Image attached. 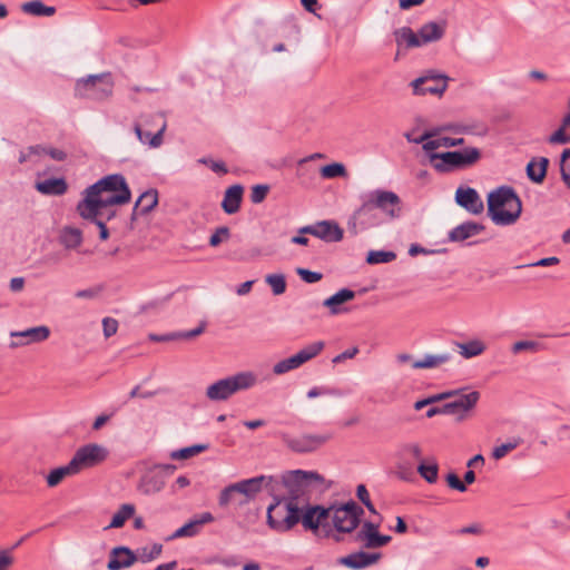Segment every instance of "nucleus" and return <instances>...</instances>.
I'll return each instance as SVG.
<instances>
[{
    "mask_svg": "<svg viewBox=\"0 0 570 570\" xmlns=\"http://www.w3.org/2000/svg\"><path fill=\"white\" fill-rule=\"evenodd\" d=\"M214 521L210 512H204L177 529L169 539L190 538L199 533L200 527Z\"/></svg>",
    "mask_w": 570,
    "mask_h": 570,
    "instance_id": "obj_21",
    "label": "nucleus"
},
{
    "mask_svg": "<svg viewBox=\"0 0 570 570\" xmlns=\"http://www.w3.org/2000/svg\"><path fill=\"white\" fill-rule=\"evenodd\" d=\"M83 240L82 232L72 226H65L59 232V243L66 249H77Z\"/></svg>",
    "mask_w": 570,
    "mask_h": 570,
    "instance_id": "obj_29",
    "label": "nucleus"
},
{
    "mask_svg": "<svg viewBox=\"0 0 570 570\" xmlns=\"http://www.w3.org/2000/svg\"><path fill=\"white\" fill-rule=\"evenodd\" d=\"M207 448L208 446L206 444H195L191 446H187V448H183V449L173 451L170 453V458L173 460H187V459H190V458L204 452L205 450H207Z\"/></svg>",
    "mask_w": 570,
    "mask_h": 570,
    "instance_id": "obj_45",
    "label": "nucleus"
},
{
    "mask_svg": "<svg viewBox=\"0 0 570 570\" xmlns=\"http://www.w3.org/2000/svg\"><path fill=\"white\" fill-rule=\"evenodd\" d=\"M36 189L43 195H63L68 185L63 178H49L36 184Z\"/></svg>",
    "mask_w": 570,
    "mask_h": 570,
    "instance_id": "obj_31",
    "label": "nucleus"
},
{
    "mask_svg": "<svg viewBox=\"0 0 570 570\" xmlns=\"http://www.w3.org/2000/svg\"><path fill=\"white\" fill-rule=\"evenodd\" d=\"M448 485L456 491L465 492L466 485L462 482L455 473H449L446 475Z\"/></svg>",
    "mask_w": 570,
    "mask_h": 570,
    "instance_id": "obj_59",
    "label": "nucleus"
},
{
    "mask_svg": "<svg viewBox=\"0 0 570 570\" xmlns=\"http://www.w3.org/2000/svg\"><path fill=\"white\" fill-rule=\"evenodd\" d=\"M559 262H560V259L558 257L551 256V257L541 258L534 263H530V264L525 265V267H537V266L547 267V266L557 265V264H559Z\"/></svg>",
    "mask_w": 570,
    "mask_h": 570,
    "instance_id": "obj_62",
    "label": "nucleus"
},
{
    "mask_svg": "<svg viewBox=\"0 0 570 570\" xmlns=\"http://www.w3.org/2000/svg\"><path fill=\"white\" fill-rule=\"evenodd\" d=\"M244 188L240 185H233L226 189L222 208L226 214H235L239 210Z\"/></svg>",
    "mask_w": 570,
    "mask_h": 570,
    "instance_id": "obj_26",
    "label": "nucleus"
},
{
    "mask_svg": "<svg viewBox=\"0 0 570 570\" xmlns=\"http://www.w3.org/2000/svg\"><path fill=\"white\" fill-rule=\"evenodd\" d=\"M548 164L549 160L544 157H541L538 161L531 160L527 166L528 177L533 183H542L547 174Z\"/></svg>",
    "mask_w": 570,
    "mask_h": 570,
    "instance_id": "obj_37",
    "label": "nucleus"
},
{
    "mask_svg": "<svg viewBox=\"0 0 570 570\" xmlns=\"http://www.w3.org/2000/svg\"><path fill=\"white\" fill-rule=\"evenodd\" d=\"M114 81L110 73L90 75L77 80L75 91L81 98L105 100L112 94Z\"/></svg>",
    "mask_w": 570,
    "mask_h": 570,
    "instance_id": "obj_8",
    "label": "nucleus"
},
{
    "mask_svg": "<svg viewBox=\"0 0 570 570\" xmlns=\"http://www.w3.org/2000/svg\"><path fill=\"white\" fill-rule=\"evenodd\" d=\"M130 197L125 177L120 174L108 175L83 190L77 212L82 218H96L104 215V208L127 204Z\"/></svg>",
    "mask_w": 570,
    "mask_h": 570,
    "instance_id": "obj_1",
    "label": "nucleus"
},
{
    "mask_svg": "<svg viewBox=\"0 0 570 570\" xmlns=\"http://www.w3.org/2000/svg\"><path fill=\"white\" fill-rule=\"evenodd\" d=\"M324 478L314 471L293 470L282 475V483L287 490L286 497H296L302 502H307L306 497L314 483H323Z\"/></svg>",
    "mask_w": 570,
    "mask_h": 570,
    "instance_id": "obj_7",
    "label": "nucleus"
},
{
    "mask_svg": "<svg viewBox=\"0 0 570 570\" xmlns=\"http://www.w3.org/2000/svg\"><path fill=\"white\" fill-rule=\"evenodd\" d=\"M258 383V376L253 371L237 372L220 379L207 386L205 395L213 402L228 400L240 391H247Z\"/></svg>",
    "mask_w": 570,
    "mask_h": 570,
    "instance_id": "obj_4",
    "label": "nucleus"
},
{
    "mask_svg": "<svg viewBox=\"0 0 570 570\" xmlns=\"http://www.w3.org/2000/svg\"><path fill=\"white\" fill-rule=\"evenodd\" d=\"M136 508L131 503L121 504L117 512L114 514L111 522L105 529L121 528L128 519L134 517Z\"/></svg>",
    "mask_w": 570,
    "mask_h": 570,
    "instance_id": "obj_40",
    "label": "nucleus"
},
{
    "mask_svg": "<svg viewBox=\"0 0 570 570\" xmlns=\"http://www.w3.org/2000/svg\"><path fill=\"white\" fill-rule=\"evenodd\" d=\"M479 400L480 393L478 391L461 394L455 400L445 403L443 412L446 415L455 416L456 422H462L469 416V412L475 407Z\"/></svg>",
    "mask_w": 570,
    "mask_h": 570,
    "instance_id": "obj_17",
    "label": "nucleus"
},
{
    "mask_svg": "<svg viewBox=\"0 0 570 570\" xmlns=\"http://www.w3.org/2000/svg\"><path fill=\"white\" fill-rule=\"evenodd\" d=\"M354 540L362 543L366 549H376L386 546L392 538L381 533H370L365 535H355Z\"/></svg>",
    "mask_w": 570,
    "mask_h": 570,
    "instance_id": "obj_39",
    "label": "nucleus"
},
{
    "mask_svg": "<svg viewBox=\"0 0 570 570\" xmlns=\"http://www.w3.org/2000/svg\"><path fill=\"white\" fill-rule=\"evenodd\" d=\"M393 36L399 50L422 47L419 33H415L410 27H402L394 30Z\"/></svg>",
    "mask_w": 570,
    "mask_h": 570,
    "instance_id": "obj_27",
    "label": "nucleus"
},
{
    "mask_svg": "<svg viewBox=\"0 0 570 570\" xmlns=\"http://www.w3.org/2000/svg\"><path fill=\"white\" fill-rule=\"evenodd\" d=\"M299 234H308L326 243L341 242L344 236L343 229L333 220H321L313 225L303 226Z\"/></svg>",
    "mask_w": 570,
    "mask_h": 570,
    "instance_id": "obj_16",
    "label": "nucleus"
},
{
    "mask_svg": "<svg viewBox=\"0 0 570 570\" xmlns=\"http://www.w3.org/2000/svg\"><path fill=\"white\" fill-rule=\"evenodd\" d=\"M396 258V254L391 250H370L366 263L371 265L390 263Z\"/></svg>",
    "mask_w": 570,
    "mask_h": 570,
    "instance_id": "obj_46",
    "label": "nucleus"
},
{
    "mask_svg": "<svg viewBox=\"0 0 570 570\" xmlns=\"http://www.w3.org/2000/svg\"><path fill=\"white\" fill-rule=\"evenodd\" d=\"M358 353V347L357 346H353L346 351H344L343 353L336 355L332 362L334 364H338V363H342L343 361L345 360H348V358H353L356 354Z\"/></svg>",
    "mask_w": 570,
    "mask_h": 570,
    "instance_id": "obj_60",
    "label": "nucleus"
},
{
    "mask_svg": "<svg viewBox=\"0 0 570 570\" xmlns=\"http://www.w3.org/2000/svg\"><path fill=\"white\" fill-rule=\"evenodd\" d=\"M484 228L485 227L482 224L475 222H465L452 228L449 232L448 238L450 242L453 243L464 242L471 237L481 234L484 230Z\"/></svg>",
    "mask_w": 570,
    "mask_h": 570,
    "instance_id": "obj_23",
    "label": "nucleus"
},
{
    "mask_svg": "<svg viewBox=\"0 0 570 570\" xmlns=\"http://www.w3.org/2000/svg\"><path fill=\"white\" fill-rule=\"evenodd\" d=\"M163 551V546L159 543H154L150 548H141L138 550L137 560L139 559L141 562H150L151 560L158 558Z\"/></svg>",
    "mask_w": 570,
    "mask_h": 570,
    "instance_id": "obj_48",
    "label": "nucleus"
},
{
    "mask_svg": "<svg viewBox=\"0 0 570 570\" xmlns=\"http://www.w3.org/2000/svg\"><path fill=\"white\" fill-rule=\"evenodd\" d=\"M417 472L426 482L435 483L439 472L438 463L434 460L429 463L421 461L417 465Z\"/></svg>",
    "mask_w": 570,
    "mask_h": 570,
    "instance_id": "obj_42",
    "label": "nucleus"
},
{
    "mask_svg": "<svg viewBox=\"0 0 570 570\" xmlns=\"http://www.w3.org/2000/svg\"><path fill=\"white\" fill-rule=\"evenodd\" d=\"M518 445H519V442L513 441V442H508V443H503L499 446H495L492 450V458L494 460H500V459L504 458L509 452L514 450Z\"/></svg>",
    "mask_w": 570,
    "mask_h": 570,
    "instance_id": "obj_53",
    "label": "nucleus"
},
{
    "mask_svg": "<svg viewBox=\"0 0 570 570\" xmlns=\"http://www.w3.org/2000/svg\"><path fill=\"white\" fill-rule=\"evenodd\" d=\"M383 223L380 213L372 205L366 195L363 196L362 204L353 212L347 220L348 232L357 235L370 228L379 227Z\"/></svg>",
    "mask_w": 570,
    "mask_h": 570,
    "instance_id": "obj_10",
    "label": "nucleus"
},
{
    "mask_svg": "<svg viewBox=\"0 0 570 570\" xmlns=\"http://www.w3.org/2000/svg\"><path fill=\"white\" fill-rule=\"evenodd\" d=\"M560 171L562 180L570 188V148L564 149L561 155Z\"/></svg>",
    "mask_w": 570,
    "mask_h": 570,
    "instance_id": "obj_51",
    "label": "nucleus"
},
{
    "mask_svg": "<svg viewBox=\"0 0 570 570\" xmlns=\"http://www.w3.org/2000/svg\"><path fill=\"white\" fill-rule=\"evenodd\" d=\"M325 347V343L323 341L313 342L303 348H301L294 355L284 358L273 366V373L275 375H283L293 370L301 367L303 364L316 357Z\"/></svg>",
    "mask_w": 570,
    "mask_h": 570,
    "instance_id": "obj_13",
    "label": "nucleus"
},
{
    "mask_svg": "<svg viewBox=\"0 0 570 570\" xmlns=\"http://www.w3.org/2000/svg\"><path fill=\"white\" fill-rule=\"evenodd\" d=\"M481 157L478 148H465L461 151H446L442 154H432L431 160L441 159L433 166L440 173H446L452 169L465 168L475 164Z\"/></svg>",
    "mask_w": 570,
    "mask_h": 570,
    "instance_id": "obj_9",
    "label": "nucleus"
},
{
    "mask_svg": "<svg viewBox=\"0 0 570 570\" xmlns=\"http://www.w3.org/2000/svg\"><path fill=\"white\" fill-rule=\"evenodd\" d=\"M296 273L307 284L317 283L323 278L322 273L313 272L302 267H298Z\"/></svg>",
    "mask_w": 570,
    "mask_h": 570,
    "instance_id": "obj_54",
    "label": "nucleus"
},
{
    "mask_svg": "<svg viewBox=\"0 0 570 570\" xmlns=\"http://www.w3.org/2000/svg\"><path fill=\"white\" fill-rule=\"evenodd\" d=\"M464 142V139L463 138H450V137H441V138H438V139H431L429 141H425L423 144V149L425 151H432L434 149H438L440 147H446V148H450V147H455V146H460Z\"/></svg>",
    "mask_w": 570,
    "mask_h": 570,
    "instance_id": "obj_41",
    "label": "nucleus"
},
{
    "mask_svg": "<svg viewBox=\"0 0 570 570\" xmlns=\"http://www.w3.org/2000/svg\"><path fill=\"white\" fill-rule=\"evenodd\" d=\"M50 336V328L46 325L30 327L19 332H11V337L23 338L27 344L40 343Z\"/></svg>",
    "mask_w": 570,
    "mask_h": 570,
    "instance_id": "obj_28",
    "label": "nucleus"
},
{
    "mask_svg": "<svg viewBox=\"0 0 570 570\" xmlns=\"http://www.w3.org/2000/svg\"><path fill=\"white\" fill-rule=\"evenodd\" d=\"M375 209L382 213L386 220H396L403 214V204L400 196L385 189H374L366 194Z\"/></svg>",
    "mask_w": 570,
    "mask_h": 570,
    "instance_id": "obj_12",
    "label": "nucleus"
},
{
    "mask_svg": "<svg viewBox=\"0 0 570 570\" xmlns=\"http://www.w3.org/2000/svg\"><path fill=\"white\" fill-rule=\"evenodd\" d=\"M102 328H104V335L105 337H110L114 334L117 333L118 330V322L115 318L111 317H105L102 320Z\"/></svg>",
    "mask_w": 570,
    "mask_h": 570,
    "instance_id": "obj_58",
    "label": "nucleus"
},
{
    "mask_svg": "<svg viewBox=\"0 0 570 570\" xmlns=\"http://www.w3.org/2000/svg\"><path fill=\"white\" fill-rule=\"evenodd\" d=\"M459 353L464 358H472L481 355L485 350L487 345L481 340H471L465 343H456Z\"/></svg>",
    "mask_w": 570,
    "mask_h": 570,
    "instance_id": "obj_38",
    "label": "nucleus"
},
{
    "mask_svg": "<svg viewBox=\"0 0 570 570\" xmlns=\"http://www.w3.org/2000/svg\"><path fill=\"white\" fill-rule=\"evenodd\" d=\"M346 173L345 166L340 163H333L322 167L321 174L324 178H335L344 176Z\"/></svg>",
    "mask_w": 570,
    "mask_h": 570,
    "instance_id": "obj_50",
    "label": "nucleus"
},
{
    "mask_svg": "<svg viewBox=\"0 0 570 570\" xmlns=\"http://www.w3.org/2000/svg\"><path fill=\"white\" fill-rule=\"evenodd\" d=\"M13 563V557L7 550L0 551V570H6Z\"/></svg>",
    "mask_w": 570,
    "mask_h": 570,
    "instance_id": "obj_64",
    "label": "nucleus"
},
{
    "mask_svg": "<svg viewBox=\"0 0 570 570\" xmlns=\"http://www.w3.org/2000/svg\"><path fill=\"white\" fill-rule=\"evenodd\" d=\"M444 21H430L424 23L417 31L421 46L441 40L445 33Z\"/></svg>",
    "mask_w": 570,
    "mask_h": 570,
    "instance_id": "obj_24",
    "label": "nucleus"
},
{
    "mask_svg": "<svg viewBox=\"0 0 570 570\" xmlns=\"http://www.w3.org/2000/svg\"><path fill=\"white\" fill-rule=\"evenodd\" d=\"M451 360V354H425L422 360L414 361L412 368L424 370V368H436Z\"/></svg>",
    "mask_w": 570,
    "mask_h": 570,
    "instance_id": "obj_32",
    "label": "nucleus"
},
{
    "mask_svg": "<svg viewBox=\"0 0 570 570\" xmlns=\"http://www.w3.org/2000/svg\"><path fill=\"white\" fill-rule=\"evenodd\" d=\"M158 204V193L155 189H149L142 193L137 199L134 207V215L139 213L141 215L153 210Z\"/></svg>",
    "mask_w": 570,
    "mask_h": 570,
    "instance_id": "obj_34",
    "label": "nucleus"
},
{
    "mask_svg": "<svg viewBox=\"0 0 570 570\" xmlns=\"http://www.w3.org/2000/svg\"><path fill=\"white\" fill-rule=\"evenodd\" d=\"M275 481V478L272 475H258L229 484L224 488V497L222 503H226L230 499V494L236 492L240 493V495L246 498L249 502L250 500L255 499L263 489H269L273 491L274 488L272 484Z\"/></svg>",
    "mask_w": 570,
    "mask_h": 570,
    "instance_id": "obj_11",
    "label": "nucleus"
},
{
    "mask_svg": "<svg viewBox=\"0 0 570 570\" xmlns=\"http://www.w3.org/2000/svg\"><path fill=\"white\" fill-rule=\"evenodd\" d=\"M355 298V292L348 288H342L334 295L323 302V306L330 309L331 315H338L345 312L342 305Z\"/></svg>",
    "mask_w": 570,
    "mask_h": 570,
    "instance_id": "obj_25",
    "label": "nucleus"
},
{
    "mask_svg": "<svg viewBox=\"0 0 570 570\" xmlns=\"http://www.w3.org/2000/svg\"><path fill=\"white\" fill-rule=\"evenodd\" d=\"M86 219L94 222L99 227L100 239L106 240L109 237V232L106 227V223L101 219V216H97L96 218H86Z\"/></svg>",
    "mask_w": 570,
    "mask_h": 570,
    "instance_id": "obj_63",
    "label": "nucleus"
},
{
    "mask_svg": "<svg viewBox=\"0 0 570 570\" xmlns=\"http://www.w3.org/2000/svg\"><path fill=\"white\" fill-rule=\"evenodd\" d=\"M370 533H380L379 532V524L376 523H373L371 521H365L360 530L356 532L355 535H365V534H370Z\"/></svg>",
    "mask_w": 570,
    "mask_h": 570,
    "instance_id": "obj_61",
    "label": "nucleus"
},
{
    "mask_svg": "<svg viewBox=\"0 0 570 570\" xmlns=\"http://www.w3.org/2000/svg\"><path fill=\"white\" fill-rule=\"evenodd\" d=\"M268 190H269V187L267 185H255L250 191L252 203H254V204L262 203L266 198Z\"/></svg>",
    "mask_w": 570,
    "mask_h": 570,
    "instance_id": "obj_56",
    "label": "nucleus"
},
{
    "mask_svg": "<svg viewBox=\"0 0 570 570\" xmlns=\"http://www.w3.org/2000/svg\"><path fill=\"white\" fill-rule=\"evenodd\" d=\"M397 456L405 461L407 460H417L419 462L422 460V449L416 443L404 444L400 451L397 452Z\"/></svg>",
    "mask_w": 570,
    "mask_h": 570,
    "instance_id": "obj_47",
    "label": "nucleus"
},
{
    "mask_svg": "<svg viewBox=\"0 0 570 570\" xmlns=\"http://www.w3.org/2000/svg\"><path fill=\"white\" fill-rule=\"evenodd\" d=\"M135 134L141 144H148L151 148H158L163 144V135L166 130V122L164 121L159 130L151 135L149 131H144L139 124L134 127Z\"/></svg>",
    "mask_w": 570,
    "mask_h": 570,
    "instance_id": "obj_33",
    "label": "nucleus"
},
{
    "mask_svg": "<svg viewBox=\"0 0 570 570\" xmlns=\"http://www.w3.org/2000/svg\"><path fill=\"white\" fill-rule=\"evenodd\" d=\"M438 131H425L424 134L416 136L414 135V131H409L404 134V137L409 142L413 144H424L425 141H429L430 138L434 137Z\"/></svg>",
    "mask_w": 570,
    "mask_h": 570,
    "instance_id": "obj_57",
    "label": "nucleus"
},
{
    "mask_svg": "<svg viewBox=\"0 0 570 570\" xmlns=\"http://www.w3.org/2000/svg\"><path fill=\"white\" fill-rule=\"evenodd\" d=\"M230 236L229 228L226 226L218 227L209 238V245L217 247L222 242L227 240Z\"/></svg>",
    "mask_w": 570,
    "mask_h": 570,
    "instance_id": "obj_52",
    "label": "nucleus"
},
{
    "mask_svg": "<svg viewBox=\"0 0 570 570\" xmlns=\"http://www.w3.org/2000/svg\"><path fill=\"white\" fill-rule=\"evenodd\" d=\"M265 282L271 286L273 294L276 296L284 294L286 291V278L282 273L266 275Z\"/></svg>",
    "mask_w": 570,
    "mask_h": 570,
    "instance_id": "obj_43",
    "label": "nucleus"
},
{
    "mask_svg": "<svg viewBox=\"0 0 570 570\" xmlns=\"http://www.w3.org/2000/svg\"><path fill=\"white\" fill-rule=\"evenodd\" d=\"M223 497H224V489L220 491L219 497H218V505L220 508H227L229 505H235L236 508L242 509L248 503V500L246 498H244L243 495H240V493H238V492L230 494V499L226 503H222Z\"/></svg>",
    "mask_w": 570,
    "mask_h": 570,
    "instance_id": "obj_49",
    "label": "nucleus"
},
{
    "mask_svg": "<svg viewBox=\"0 0 570 570\" xmlns=\"http://www.w3.org/2000/svg\"><path fill=\"white\" fill-rule=\"evenodd\" d=\"M109 452L108 450L97 443H90L78 449L70 460L77 473L85 469L94 468L104 462Z\"/></svg>",
    "mask_w": 570,
    "mask_h": 570,
    "instance_id": "obj_14",
    "label": "nucleus"
},
{
    "mask_svg": "<svg viewBox=\"0 0 570 570\" xmlns=\"http://www.w3.org/2000/svg\"><path fill=\"white\" fill-rule=\"evenodd\" d=\"M165 487V476L161 471H151L142 476L140 490L145 494H155Z\"/></svg>",
    "mask_w": 570,
    "mask_h": 570,
    "instance_id": "obj_30",
    "label": "nucleus"
},
{
    "mask_svg": "<svg viewBox=\"0 0 570 570\" xmlns=\"http://www.w3.org/2000/svg\"><path fill=\"white\" fill-rule=\"evenodd\" d=\"M543 348V345L537 341L523 340L518 341L511 345L513 354L520 353H538Z\"/></svg>",
    "mask_w": 570,
    "mask_h": 570,
    "instance_id": "obj_44",
    "label": "nucleus"
},
{
    "mask_svg": "<svg viewBox=\"0 0 570 570\" xmlns=\"http://www.w3.org/2000/svg\"><path fill=\"white\" fill-rule=\"evenodd\" d=\"M413 471H414V466H413V463L411 462V460L405 459V461H404L401 458H399L397 473L401 479L407 480L413 474Z\"/></svg>",
    "mask_w": 570,
    "mask_h": 570,
    "instance_id": "obj_55",
    "label": "nucleus"
},
{
    "mask_svg": "<svg viewBox=\"0 0 570 570\" xmlns=\"http://www.w3.org/2000/svg\"><path fill=\"white\" fill-rule=\"evenodd\" d=\"M78 474L75 466L72 465L71 461L63 466H59L57 469H53L48 475H47V484L50 488H55L58 484L62 482L63 479L67 476H72Z\"/></svg>",
    "mask_w": 570,
    "mask_h": 570,
    "instance_id": "obj_36",
    "label": "nucleus"
},
{
    "mask_svg": "<svg viewBox=\"0 0 570 570\" xmlns=\"http://www.w3.org/2000/svg\"><path fill=\"white\" fill-rule=\"evenodd\" d=\"M303 504L296 497L274 495L267 508V525L278 533L291 531L299 523Z\"/></svg>",
    "mask_w": 570,
    "mask_h": 570,
    "instance_id": "obj_3",
    "label": "nucleus"
},
{
    "mask_svg": "<svg viewBox=\"0 0 570 570\" xmlns=\"http://www.w3.org/2000/svg\"><path fill=\"white\" fill-rule=\"evenodd\" d=\"M382 553L357 551L345 557H341L337 563L353 570H360L371 567L380 561Z\"/></svg>",
    "mask_w": 570,
    "mask_h": 570,
    "instance_id": "obj_20",
    "label": "nucleus"
},
{
    "mask_svg": "<svg viewBox=\"0 0 570 570\" xmlns=\"http://www.w3.org/2000/svg\"><path fill=\"white\" fill-rule=\"evenodd\" d=\"M521 213L522 202L512 187L501 186L488 195V215L495 225H512Z\"/></svg>",
    "mask_w": 570,
    "mask_h": 570,
    "instance_id": "obj_2",
    "label": "nucleus"
},
{
    "mask_svg": "<svg viewBox=\"0 0 570 570\" xmlns=\"http://www.w3.org/2000/svg\"><path fill=\"white\" fill-rule=\"evenodd\" d=\"M137 561V556L126 547L114 548L110 553L107 568L109 570H121L132 566Z\"/></svg>",
    "mask_w": 570,
    "mask_h": 570,
    "instance_id": "obj_22",
    "label": "nucleus"
},
{
    "mask_svg": "<svg viewBox=\"0 0 570 570\" xmlns=\"http://www.w3.org/2000/svg\"><path fill=\"white\" fill-rule=\"evenodd\" d=\"M455 202L466 212L479 215L483 212L484 205L478 191L471 187H459L455 191Z\"/></svg>",
    "mask_w": 570,
    "mask_h": 570,
    "instance_id": "obj_19",
    "label": "nucleus"
},
{
    "mask_svg": "<svg viewBox=\"0 0 570 570\" xmlns=\"http://www.w3.org/2000/svg\"><path fill=\"white\" fill-rule=\"evenodd\" d=\"M21 10L35 17H51L56 13V8L46 6L41 0H32L22 3Z\"/></svg>",
    "mask_w": 570,
    "mask_h": 570,
    "instance_id": "obj_35",
    "label": "nucleus"
},
{
    "mask_svg": "<svg viewBox=\"0 0 570 570\" xmlns=\"http://www.w3.org/2000/svg\"><path fill=\"white\" fill-rule=\"evenodd\" d=\"M330 520L334 537H330L335 542L342 541L343 533H352L360 525L361 517L364 513L362 507L351 500L344 504H331Z\"/></svg>",
    "mask_w": 570,
    "mask_h": 570,
    "instance_id": "obj_5",
    "label": "nucleus"
},
{
    "mask_svg": "<svg viewBox=\"0 0 570 570\" xmlns=\"http://www.w3.org/2000/svg\"><path fill=\"white\" fill-rule=\"evenodd\" d=\"M332 439V434H303L297 438H286V445L294 452H312Z\"/></svg>",
    "mask_w": 570,
    "mask_h": 570,
    "instance_id": "obj_18",
    "label": "nucleus"
},
{
    "mask_svg": "<svg viewBox=\"0 0 570 570\" xmlns=\"http://www.w3.org/2000/svg\"><path fill=\"white\" fill-rule=\"evenodd\" d=\"M330 507L311 504L309 501H307L304 502L301 510L299 523L305 531H311L317 537L330 539V537H334L335 534L330 522Z\"/></svg>",
    "mask_w": 570,
    "mask_h": 570,
    "instance_id": "obj_6",
    "label": "nucleus"
},
{
    "mask_svg": "<svg viewBox=\"0 0 570 570\" xmlns=\"http://www.w3.org/2000/svg\"><path fill=\"white\" fill-rule=\"evenodd\" d=\"M449 77L435 71H428L425 75L411 81L413 95L425 96L428 94L441 96L448 88Z\"/></svg>",
    "mask_w": 570,
    "mask_h": 570,
    "instance_id": "obj_15",
    "label": "nucleus"
}]
</instances>
